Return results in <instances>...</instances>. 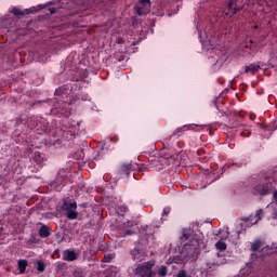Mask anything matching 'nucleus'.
Wrapping results in <instances>:
<instances>
[{
    "label": "nucleus",
    "mask_w": 277,
    "mask_h": 277,
    "mask_svg": "<svg viewBox=\"0 0 277 277\" xmlns=\"http://www.w3.org/2000/svg\"><path fill=\"white\" fill-rule=\"evenodd\" d=\"M252 47H253L252 43H249L246 45V49H250L252 51Z\"/></svg>",
    "instance_id": "nucleus-38"
},
{
    "label": "nucleus",
    "mask_w": 277,
    "mask_h": 277,
    "mask_svg": "<svg viewBox=\"0 0 277 277\" xmlns=\"http://www.w3.org/2000/svg\"><path fill=\"white\" fill-rule=\"evenodd\" d=\"M28 265H29V263L27 262V260H19L18 261L19 274H25V272L27 271Z\"/></svg>",
    "instance_id": "nucleus-16"
},
{
    "label": "nucleus",
    "mask_w": 277,
    "mask_h": 277,
    "mask_svg": "<svg viewBox=\"0 0 277 277\" xmlns=\"http://www.w3.org/2000/svg\"><path fill=\"white\" fill-rule=\"evenodd\" d=\"M158 276L159 277H166L168 276V266L161 265L158 269Z\"/></svg>",
    "instance_id": "nucleus-19"
},
{
    "label": "nucleus",
    "mask_w": 277,
    "mask_h": 277,
    "mask_svg": "<svg viewBox=\"0 0 277 277\" xmlns=\"http://www.w3.org/2000/svg\"><path fill=\"white\" fill-rule=\"evenodd\" d=\"M134 10L138 16H146L150 12V0H138Z\"/></svg>",
    "instance_id": "nucleus-6"
},
{
    "label": "nucleus",
    "mask_w": 277,
    "mask_h": 277,
    "mask_svg": "<svg viewBox=\"0 0 277 277\" xmlns=\"http://www.w3.org/2000/svg\"><path fill=\"white\" fill-rule=\"evenodd\" d=\"M254 189H255V194L263 197V196H269L274 194V189H276V187L274 186L273 182H266V183L256 185Z\"/></svg>",
    "instance_id": "nucleus-4"
},
{
    "label": "nucleus",
    "mask_w": 277,
    "mask_h": 277,
    "mask_svg": "<svg viewBox=\"0 0 277 277\" xmlns=\"http://www.w3.org/2000/svg\"><path fill=\"white\" fill-rule=\"evenodd\" d=\"M255 217H258V220H263V211L261 209L256 211Z\"/></svg>",
    "instance_id": "nucleus-29"
},
{
    "label": "nucleus",
    "mask_w": 277,
    "mask_h": 277,
    "mask_svg": "<svg viewBox=\"0 0 277 277\" xmlns=\"http://www.w3.org/2000/svg\"><path fill=\"white\" fill-rule=\"evenodd\" d=\"M240 274H242V276H250V274H252V271L250 269V267H247L245 269H241Z\"/></svg>",
    "instance_id": "nucleus-27"
},
{
    "label": "nucleus",
    "mask_w": 277,
    "mask_h": 277,
    "mask_svg": "<svg viewBox=\"0 0 277 277\" xmlns=\"http://www.w3.org/2000/svg\"><path fill=\"white\" fill-rule=\"evenodd\" d=\"M261 70V63H253L248 66H245V72L248 75V72H251V75H256Z\"/></svg>",
    "instance_id": "nucleus-12"
},
{
    "label": "nucleus",
    "mask_w": 277,
    "mask_h": 277,
    "mask_svg": "<svg viewBox=\"0 0 277 277\" xmlns=\"http://www.w3.org/2000/svg\"><path fill=\"white\" fill-rule=\"evenodd\" d=\"M153 267H155V261H147L142 264H138L137 267L134 271L135 276L138 277H156L157 273L153 271Z\"/></svg>",
    "instance_id": "nucleus-1"
},
{
    "label": "nucleus",
    "mask_w": 277,
    "mask_h": 277,
    "mask_svg": "<svg viewBox=\"0 0 277 277\" xmlns=\"http://www.w3.org/2000/svg\"><path fill=\"white\" fill-rule=\"evenodd\" d=\"M56 12H57V9H55V8L50 9L51 14H55Z\"/></svg>",
    "instance_id": "nucleus-35"
},
{
    "label": "nucleus",
    "mask_w": 277,
    "mask_h": 277,
    "mask_svg": "<svg viewBox=\"0 0 277 277\" xmlns=\"http://www.w3.org/2000/svg\"><path fill=\"white\" fill-rule=\"evenodd\" d=\"M162 215H170V208L169 207L163 209Z\"/></svg>",
    "instance_id": "nucleus-32"
},
{
    "label": "nucleus",
    "mask_w": 277,
    "mask_h": 277,
    "mask_svg": "<svg viewBox=\"0 0 277 277\" xmlns=\"http://www.w3.org/2000/svg\"><path fill=\"white\" fill-rule=\"evenodd\" d=\"M192 239V229L184 228L182 230L181 240L182 241H189Z\"/></svg>",
    "instance_id": "nucleus-15"
},
{
    "label": "nucleus",
    "mask_w": 277,
    "mask_h": 277,
    "mask_svg": "<svg viewBox=\"0 0 277 277\" xmlns=\"http://www.w3.org/2000/svg\"><path fill=\"white\" fill-rule=\"evenodd\" d=\"M57 267H58V269H66V263L61 262V263H58Z\"/></svg>",
    "instance_id": "nucleus-33"
},
{
    "label": "nucleus",
    "mask_w": 277,
    "mask_h": 277,
    "mask_svg": "<svg viewBox=\"0 0 277 277\" xmlns=\"http://www.w3.org/2000/svg\"><path fill=\"white\" fill-rule=\"evenodd\" d=\"M136 168L137 164L135 163L122 162L117 170V174H119L121 179H129L130 174L133 172V170H136Z\"/></svg>",
    "instance_id": "nucleus-3"
},
{
    "label": "nucleus",
    "mask_w": 277,
    "mask_h": 277,
    "mask_svg": "<svg viewBox=\"0 0 277 277\" xmlns=\"http://www.w3.org/2000/svg\"><path fill=\"white\" fill-rule=\"evenodd\" d=\"M74 276L75 277H85V269H83V268H76L74 271Z\"/></svg>",
    "instance_id": "nucleus-23"
},
{
    "label": "nucleus",
    "mask_w": 277,
    "mask_h": 277,
    "mask_svg": "<svg viewBox=\"0 0 277 277\" xmlns=\"http://www.w3.org/2000/svg\"><path fill=\"white\" fill-rule=\"evenodd\" d=\"M55 183L58 187H64V185H66V176H62V174L58 173Z\"/></svg>",
    "instance_id": "nucleus-18"
},
{
    "label": "nucleus",
    "mask_w": 277,
    "mask_h": 277,
    "mask_svg": "<svg viewBox=\"0 0 277 277\" xmlns=\"http://www.w3.org/2000/svg\"><path fill=\"white\" fill-rule=\"evenodd\" d=\"M243 5H246V0H228L227 1V12L226 16L233 18L236 14H239L241 10H243Z\"/></svg>",
    "instance_id": "nucleus-2"
},
{
    "label": "nucleus",
    "mask_w": 277,
    "mask_h": 277,
    "mask_svg": "<svg viewBox=\"0 0 277 277\" xmlns=\"http://www.w3.org/2000/svg\"><path fill=\"white\" fill-rule=\"evenodd\" d=\"M240 135L241 137H250L252 135V128L243 126Z\"/></svg>",
    "instance_id": "nucleus-17"
},
{
    "label": "nucleus",
    "mask_w": 277,
    "mask_h": 277,
    "mask_svg": "<svg viewBox=\"0 0 277 277\" xmlns=\"http://www.w3.org/2000/svg\"><path fill=\"white\" fill-rule=\"evenodd\" d=\"M176 277H187V272L185 269L179 271Z\"/></svg>",
    "instance_id": "nucleus-28"
},
{
    "label": "nucleus",
    "mask_w": 277,
    "mask_h": 277,
    "mask_svg": "<svg viewBox=\"0 0 277 277\" xmlns=\"http://www.w3.org/2000/svg\"><path fill=\"white\" fill-rule=\"evenodd\" d=\"M263 246V243H261V240H256L252 243L251 246V250L253 252H259V250H261V247Z\"/></svg>",
    "instance_id": "nucleus-21"
},
{
    "label": "nucleus",
    "mask_w": 277,
    "mask_h": 277,
    "mask_svg": "<svg viewBox=\"0 0 277 277\" xmlns=\"http://www.w3.org/2000/svg\"><path fill=\"white\" fill-rule=\"evenodd\" d=\"M113 259H114V256L111 254H106V255H104L102 262L103 263H111Z\"/></svg>",
    "instance_id": "nucleus-25"
},
{
    "label": "nucleus",
    "mask_w": 277,
    "mask_h": 277,
    "mask_svg": "<svg viewBox=\"0 0 277 277\" xmlns=\"http://www.w3.org/2000/svg\"><path fill=\"white\" fill-rule=\"evenodd\" d=\"M34 161H36V163H42V156H40L39 153H35Z\"/></svg>",
    "instance_id": "nucleus-26"
},
{
    "label": "nucleus",
    "mask_w": 277,
    "mask_h": 277,
    "mask_svg": "<svg viewBox=\"0 0 277 277\" xmlns=\"http://www.w3.org/2000/svg\"><path fill=\"white\" fill-rule=\"evenodd\" d=\"M77 259H79V254L76 253L75 250L67 249L63 252V261L72 263V261H77Z\"/></svg>",
    "instance_id": "nucleus-10"
},
{
    "label": "nucleus",
    "mask_w": 277,
    "mask_h": 277,
    "mask_svg": "<svg viewBox=\"0 0 277 277\" xmlns=\"http://www.w3.org/2000/svg\"><path fill=\"white\" fill-rule=\"evenodd\" d=\"M215 248H216V250L224 252V250H226L227 246H226V242L220 240L215 243Z\"/></svg>",
    "instance_id": "nucleus-22"
},
{
    "label": "nucleus",
    "mask_w": 277,
    "mask_h": 277,
    "mask_svg": "<svg viewBox=\"0 0 277 277\" xmlns=\"http://www.w3.org/2000/svg\"><path fill=\"white\" fill-rule=\"evenodd\" d=\"M130 256L134 263H142L146 259V252L142 249L134 248L130 251Z\"/></svg>",
    "instance_id": "nucleus-8"
},
{
    "label": "nucleus",
    "mask_w": 277,
    "mask_h": 277,
    "mask_svg": "<svg viewBox=\"0 0 277 277\" xmlns=\"http://www.w3.org/2000/svg\"><path fill=\"white\" fill-rule=\"evenodd\" d=\"M254 29H259V25H255V26H254Z\"/></svg>",
    "instance_id": "nucleus-42"
},
{
    "label": "nucleus",
    "mask_w": 277,
    "mask_h": 277,
    "mask_svg": "<svg viewBox=\"0 0 277 277\" xmlns=\"http://www.w3.org/2000/svg\"><path fill=\"white\" fill-rule=\"evenodd\" d=\"M273 202L276 205V207H277V190L276 189H274L273 190Z\"/></svg>",
    "instance_id": "nucleus-31"
},
{
    "label": "nucleus",
    "mask_w": 277,
    "mask_h": 277,
    "mask_svg": "<svg viewBox=\"0 0 277 277\" xmlns=\"http://www.w3.org/2000/svg\"><path fill=\"white\" fill-rule=\"evenodd\" d=\"M208 269H216L220 265H226V258L220 253L216 254V259L207 262Z\"/></svg>",
    "instance_id": "nucleus-7"
},
{
    "label": "nucleus",
    "mask_w": 277,
    "mask_h": 277,
    "mask_svg": "<svg viewBox=\"0 0 277 277\" xmlns=\"http://www.w3.org/2000/svg\"><path fill=\"white\" fill-rule=\"evenodd\" d=\"M250 119H251V120H254V116L250 115Z\"/></svg>",
    "instance_id": "nucleus-41"
},
{
    "label": "nucleus",
    "mask_w": 277,
    "mask_h": 277,
    "mask_svg": "<svg viewBox=\"0 0 277 277\" xmlns=\"http://www.w3.org/2000/svg\"><path fill=\"white\" fill-rule=\"evenodd\" d=\"M118 211H120V213H127V211H129V208H127L126 206H120L118 208Z\"/></svg>",
    "instance_id": "nucleus-30"
},
{
    "label": "nucleus",
    "mask_w": 277,
    "mask_h": 277,
    "mask_svg": "<svg viewBox=\"0 0 277 277\" xmlns=\"http://www.w3.org/2000/svg\"><path fill=\"white\" fill-rule=\"evenodd\" d=\"M61 92H62V90L56 89V90H55V95H56V96H60V95H61Z\"/></svg>",
    "instance_id": "nucleus-36"
},
{
    "label": "nucleus",
    "mask_w": 277,
    "mask_h": 277,
    "mask_svg": "<svg viewBox=\"0 0 277 277\" xmlns=\"http://www.w3.org/2000/svg\"><path fill=\"white\" fill-rule=\"evenodd\" d=\"M190 129H194V127L189 124H185L183 127L177 128L171 135L167 137V140H179L181 135H183L184 131H190Z\"/></svg>",
    "instance_id": "nucleus-9"
},
{
    "label": "nucleus",
    "mask_w": 277,
    "mask_h": 277,
    "mask_svg": "<svg viewBox=\"0 0 277 277\" xmlns=\"http://www.w3.org/2000/svg\"><path fill=\"white\" fill-rule=\"evenodd\" d=\"M52 234V229L49 225H41L38 235L41 239H49V236Z\"/></svg>",
    "instance_id": "nucleus-11"
},
{
    "label": "nucleus",
    "mask_w": 277,
    "mask_h": 277,
    "mask_svg": "<svg viewBox=\"0 0 277 277\" xmlns=\"http://www.w3.org/2000/svg\"><path fill=\"white\" fill-rule=\"evenodd\" d=\"M214 105H217V97L214 100Z\"/></svg>",
    "instance_id": "nucleus-40"
},
{
    "label": "nucleus",
    "mask_w": 277,
    "mask_h": 277,
    "mask_svg": "<svg viewBox=\"0 0 277 277\" xmlns=\"http://www.w3.org/2000/svg\"><path fill=\"white\" fill-rule=\"evenodd\" d=\"M63 210L67 212L68 220H77L79 212H77V201H65Z\"/></svg>",
    "instance_id": "nucleus-5"
},
{
    "label": "nucleus",
    "mask_w": 277,
    "mask_h": 277,
    "mask_svg": "<svg viewBox=\"0 0 277 277\" xmlns=\"http://www.w3.org/2000/svg\"><path fill=\"white\" fill-rule=\"evenodd\" d=\"M44 269H47V264L43 261L38 260L37 261V271H39V273L42 274V272H44Z\"/></svg>",
    "instance_id": "nucleus-20"
},
{
    "label": "nucleus",
    "mask_w": 277,
    "mask_h": 277,
    "mask_svg": "<svg viewBox=\"0 0 277 277\" xmlns=\"http://www.w3.org/2000/svg\"><path fill=\"white\" fill-rule=\"evenodd\" d=\"M43 133H49V127L43 126Z\"/></svg>",
    "instance_id": "nucleus-37"
},
{
    "label": "nucleus",
    "mask_w": 277,
    "mask_h": 277,
    "mask_svg": "<svg viewBox=\"0 0 277 277\" xmlns=\"http://www.w3.org/2000/svg\"><path fill=\"white\" fill-rule=\"evenodd\" d=\"M249 44H254V40L251 39Z\"/></svg>",
    "instance_id": "nucleus-39"
},
{
    "label": "nucleus",
    "mask_w": 277,
    "mask_h": 277,
    "mask_svg": "<svg viewBox=\"0 0 277 277\" xmlns=\"http://www.w3.org/2000/svg\"><path fill=\"white\" fill-rule=\"evenodd\" d=\"M153 168V164H141L138 168L140 172H148Z\"/></svg>",
    "instance_id": "nucleus-24"
},
{
    "label": "nucleus",
    "mask_w": 277,
    "mask_h": 277,
    "mask_svg": "<svg viewBox=\"0 0 277 277\" xmlns=\"http://www.w3.org/2000/svg\"><path fill=\"white\" fill-rule=\"evenodd\" d=\"M11 12H12V14H14V16H25L27 14H31V10L26 9L24 11H21V9L16 8V6L13 8Z\"/></svg>",
    "instance_id": "nucleus-13"
},
{
    "label": "nucleus",
    "mask_w": 277,
    "mask_h": 277,
    "mask_svg": "<svg viewBox=\"0 0 277 277\" xmlns=\"http://www.w3.org/2000/svg\"><path fill=\"white\" fill-rule=\"evenodd\" d=\"M133 234H134V232L131 230V229H127L126 233H124V235H133Z\"/></svg>",
    "instance_id": "nucleus-34"
},
{
    "label": "nucleus",
    "mask_w": 277,
    "mask_h": 277,
    "mask_svg": "<svg viewBox=\"0 0 277 277\" xmlns=\"http://www.w3.org/2000/svg\"><path fill=\"white\" fill-rule=\"evenodd\" d=\"M27 124L30 129H37V127H40V123L38 122V118L36 117L28 118Z\"/></svg>",
    "instance_id": "nucleus-14"
}]
</instances>
